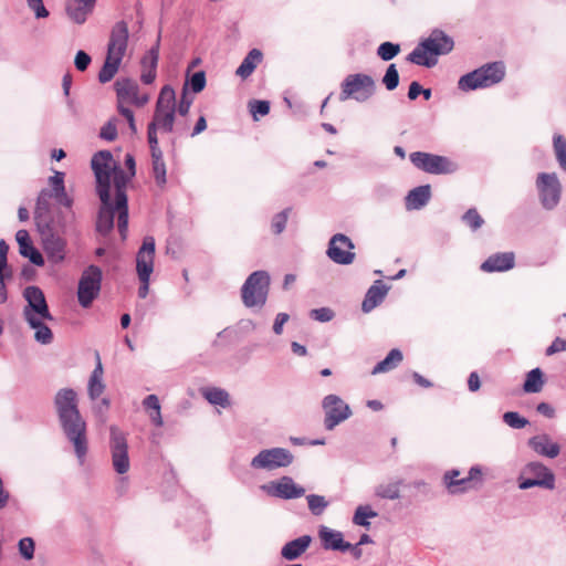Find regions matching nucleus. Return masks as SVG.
<instances>
[{"label":"nucleus","mask_w":566,"mask_h":566,"mask_svg":"<svg viewBox=\"0 0 566 566\" xmlns=\"http://www.w3.org/2000/svg\"><path fill=\"white\" fill-rule=\"evenodd\" d=\"M96 178V190L102 202L96 230L107 234L114 227V218H117L118 231L123 239L128 229V205L126 196L127 176L117 168L113 155L108 150L95 154L91 161Z\"/></svg>","instance_id":"nucleus-1"},{"label":"nucleus","mask_w":566,"mask_h":566,"mask_svg":"<svg viewBox=\"0 0 566 566\" xmlns=\"http://www.w3.org/2000/svg\"><path fill=\"white\" fill-rule=\"evenodd\" d=\"M177 109L176 93L170 85L161 88L154 115L153 122L148 126V143L151 151L153 175L158 187L166 185V165L163 160L161 151L158 147L156 132H171L175 124Z\"/></svg>","instance_id":"nucleus-2"},{"label":"nucleus","mask_w":566,"mask_h":566,"mask_svg":"<svg viewBox=\"0 0 566 566\" xmlns=\"http://www.w3.org/2000/svg\"><path fill=\"white\" fill-rule=\"evenodd\" d=\"M54 402L62 429L74 447L80 464H83L87 453L86 423L77 409L76 392L70 388L61 389Z\"/></svg>","instance_id":"nucleus-3"},{"label":"nucleus","mask_w":566,"mask_h":566,"mask_svg":"<svg viewBox=\"0 0 566 566\" xmlns=\"http://www.w3.org/2000/svg\"><path fill=\"white\" fill-rule=\"evenodd\" d=\"M128 35V27L125 22L119 21L113 27L107 45V55L98 74L101 83L109 82L117 73L127 50Z\"/></svg>","instance_id":"nucleus-4"},{"label":"nucleus","mask_w":566,"mask_h":566,"mask_svg":"<svg viewBox=\"0 0 566 566\" xmlns=\"http://www.w3.org/2000/svg\"><path fill=\"white\" fill-rule=\"evenodd\" d=\"M453 45V40L443 31L434 30L415 48L407 59L417 65L431 67L437 63L436 57L452 51Z\"/></svg>","instance_id":"nucleus-5"},{"label":"nucleus","mask_w":566,"mask_h":566,"mask_svg":"<svg viewBox=\"0 0 566 566\" xmlns=\"http://www.w3.org/2000/svg\"><path fill=\"white\" fill-rule=\"evenodd\" d=\"M505 76L503 62H493L460 77L459 88L468 92L476 88L489 87L500 83Z\"/></svg>","instance_id":"nucleus-6"},{"label":"nucleus","mask_w":566,"mask_h":566,"mask_svg":"<svg viewBox=\"0 0 566 566\" xmlns=\"http://www.w3.org/2000/svg\"><path fill=\"white\" fill-rule=\"evenodd\" d=\"M109 431L112 467L117 474L122 475L119 483L124 486L127 482V478L124 475L127 474L130 470L127 439L124 432L120 431L116 426H112Z\"/></svg>","instance_id":"nucleus-7"},{"label":"nucleus","mask_w":566,"mask_h":566,"mask_svg":"<svg viewBox=\"0 0 566 566\" xmlns=\"http://www.w3.org/2000/svg\"><path fill=\"white\" fill-rule=\"evenodd\" d=\"M270 276L265 271L253 272L244 282L241 296L247 307L263 306L268 300Z\"/></svg>","instance_id":"nucleus-8"},{"label":"nucleus","mask_w":566,"mask_h":566,"mask_svg":"<svg viewBox=\"0 0 566 566\" xmlns=\"http://www.w3.org/2000/svg\"><path fill=\"white\" fill-rule=\"evenodd\" d=\"M376 91V83L371 76L363 73L350 74L342 83L340 101L354 98L366 102Z\"/></svg>","instance_id":"nucleus-9"},{"label":"nucleus","mask_w":566,"mask_h":566,"mask_svg":"<svg viewBox=\"0 0 566 566\" xmlns=\"http://www.w3.org/2000/svg\"><path fill=\"white\" fill-rule=\"evenodd\" d=\"M103 273L96 265L87 266L78 281L77 298L82 307H88L98 296Z\"/></svg>","instance_id":"nucleus-10"},{"label":"nucleus","mask_w":566,"mask_h":566,"mask_svg":"<svg viewBox=\"0 0 566 566\" xmlns=\"http://www.w3.org/2000/svg\"><path fill=\"white\" fill-rule=\"evenodd\" d=\"M518 486L522 490L534 486L553 490L555 488V475L543 463L530 462L523 469Z\"/></svg>","instance_id":"nucleus-11"},{"label":"nucleus","mask_w":566,"mask_h":566,"mask_svg":"<svg viewBox=\"0 0 566 566\" xmlns=\"http://www.w3.org/2000/svg\"><path fill=\"white\" fill-rule=\"evenodd\" d=\"M459 470L447 471L443 475V482L450 493H461L482 485L483 473L480 467H472L468 476L460 478Z\"/></svg>","instance_id":"nucleus-12"},{"label":"nucleus","mask_w":566,"mask_h":566,"mask_svg":"<svg viewBox=\"0 0 566 566\" xmlns=\"http://www.w3.org/2000/svg\"><path fill=\"white\" fill-rule=\"evenodd\" d=\"M23 298L27 303L22 310L23 319L33 317L52 318L45 295L40 287L35 285L27 286L23 290Z\"/></svg>","instance_id":"nucleus-13"},{"label":"nucleus","mask_w":566,"mask_h":566,"mask_svg":"<svg viewBox=\"0 0 566 566\" xmlns=\"http://www.w3.org/2000/svg\"><path fill=\"white\" fill-rule=\"evenodd\" d=\"M409 158L415 167L428 174L440 175L454 170L453 164L444 156L415 151L410 154Z\"/></svg>","instance_id":"nucleus-14"},{"label":"nucleus","mask_w":566,"mask_h":566,"mask_svg":"<svg viewBox=\"0 0 566 566\" xmlns=\"http://www.w3.org/2000/svg\"><path fill=\"white\" fill-rule=\"evenodd\" d=\"M322 407L325 413L324 426L327 430H333L352 416L349 406L336 395L326 396Z\"/></svg>","instance_id":"nucleus-15"},{"label":"nucleus","mask_w":566,"mask_h":566,"mask_svg":"<svg viewBox=\"0 0 566 566\" xmlns=\"http://www.w3.org/2000/svg\"><path fill=\"white\" fill-rule=\"evenodd\" d=\"M536 186L543 207L549 210L555 208L559 202L562 191L556 174L541 172L537 176Z\"/></svg>","instance_id":"nucleus-16"},{"label":"nucleus","mask_w":566,"mask_h":566,"mask_svg":"<svg viewBox=\"0 0 566 566\" xmlns=\"http://www.w3.org/2000/svg\"><path fill=\"white\" fill-rule=\"evenodd\" d=\"M354 248V243L347 235L337 233L331 238L326 253L333 262L348 265L355 260Z\"/></svg>","instance_id":"nucleus-17"},{"label":"nucleus","mask_w":566,"mask_h":566,"mask_svg":"<svg viewBox=\"0 0 566 566\" xmlns=\"http://www.w3.org/2000/svg\"><path fill=\"white\" fill-rule=\"evenodd\" d=\"M293 455L286 449L274 448L261 451L252 459L251 465L255 469L273 470L287 467L292 463Z\"/></svg>","instance_id":"nucleus-18"},{"label":"nucleus","mask_w":566,"mask_h":566,"mask_svg":"<svg viewBox=\"0 0 566 566\" xmlns=\"http://www.w3.org/2000/svg\"><path fill=\"white\" fill-rule=\"evenodd\" d=\"M117 102L144 106L148 101L147 94H139L138 85L129 78H120L115 83Z\"/></svg>","instance_id":"nucleus-19"},{"label":"nucleus","mask_w":566,"mask_h":566,"mask_svg":"<svg viewBox=\"0 0 566 566\" xmlns=\"http://www.w3.org/2000/svg\"><path fill=\"white\" fill-rule=\"evenodd\" d=\"M155 240L146 237L136 255V271L138 276H150L154 271Z\"/></svg>","instance_id":"nucleus-20"},{"label":"nucleus","mask_w":566,"mask_h":566,"mask_svg":"<svg viewBox=\"0 0 566 566\" xmlns=\"http://www.w3.org/2000/svg\"><path fill=\"white\" fill-rule=\"evenodd\" d=\"M318 534L322 541V545L325 549L339 552L353 549L356 557L360 556V551L357 548V546L353 547L350 543L345 542L340 532L331 530L326 526H322Z\"/></svg>","instance_id":"nucleus-21"},{"label":"nucleus","mask_w":566,"mask_h":566,"mask_svg":"<svg viewBox=\"0 0 566 566\" xmlns=\"http://www.w3.org/2000/svg\"><path fill=\"white\" fill-rule=\"evenodd\" d=\"M515 265V255L513 252L495 253L490 255L482 264L484 272H504L513 269Z\"/></svg>","instance_id":"nucleus-22"},{"label":"nucleus","mask_w":566,"mask_h":566,"mask_svg":"<svg viewBox=\"0 0 566 566\" xmlns=\"http://www.w3.org/2000/svg\"><path fill=\"white\" fill-rule=\"evenodd\" d=\"M15 240L19 244L21 255L28 258L34 265L42 266L44 264L42 254L32 245L30 234L27 230H19L15 233Z\"/></svg>","instance_id":"nucleus-23"},{"label":"nucleus","mask_w":566,"mask_h":566,"mask_svg":"<svg viewBox=\"0 0 566 566\" xmlns=\"http://www.w3.org/2000/svg\"><path fill=\"white\" fill-rule=\"evenodd\" d=\"M65 240L59 235L50 234L43 239V249L48 259L55 264L65 259Z\"/></svg>","instance_id":"nucleus-24"},{"label":"nucleus","mask_w":566,"mask_h":566,"mask_svg":"<svg viewBox=\"0 0 566 566\" xmlns=\"http://www.w3.org/2000/svg\"><path fill=\"white\" fill-rule=\"evenodd\" d=\"M28 326L34 332V340L42 345H49L53 340V333L48 325V322H52V318H40L33 317L24 319Z\"/></svg>","instance_id":"nucleus-25"},{"label":"nucleus","mask_w":566,"mask_h":566,"mask_svg":"<svg viewBox=\"0 0 566 566\" xmlns=\"http://www.w3.org/2000/svg\"><path fill=\"white\" fill-rule=\"evenodd\" d=\"M388 292V286L381 281L377 280L368 289L366 296L363 301L361 308L365 313L373 311L385 298Z\"/></svg>","instance_id":"nucleus-26"},{"label":"nucleus","mask_w":566,"mask_h":566,"mask_svg":"<svg viewBox=\"0 0 566 566\" xmlns=\"http://www.w3.org/2000/svg\"><path fill=\"white\" fill-rule=\"evenodd\" d=\"M528 443L536 453L552 459L556 458L560 451L559 446L553 442L547 434L533 437Z\"/></svg>","instance_id":"nucleus-27"},{"label":"nucleus","mask_w":566,"mask_h":566,"mask_svg":"<svg viewBox=\"0 0 566 566\" xmlns=\"http://www.w3.org/2000/svg\"><path fill=\"white\" fill-rule=\"evenodd\" d=\"M104 376V369L103 365L101 363V359L97 357V364L95 368L93 369L88 382H87V394L91 400H96L99 398L104 390H105V384L103 380Z\"/></svg>","instance_id":"nucleus-28"},{"label":"nucleus","mask_w":566,"mask_h":566,"mask_svg":"<svg viewBox=\"0 0 566 566\" xmlns=\"http://www.w3.org/2000/svg\"><path fill=\"white\" fill-rule=\"evenodd\" d=\"M311 542L312 538L308 535H303L298 538H295L283 546L281 555L287 560L296 559L303 553H305V551L310 547Z\"/></svg>","instance_id":"nucleus-29"},{"label":"nucleus","mask_w":566,"mask_h":566,"mask_svg":"<svg viewBox=\"0 0 566 566\" xmlns=\"http://www.w3.org/2000/svg\"><path fill=\"white\" fill-rule=\"evenodd\" d=\"M273 488L274 495L283 499H296L305 492L303 488H298L289 476L282 478Z\"/></svg>","instance_id":"nucleus-30"},{"label":"nucleus","mask_w":566,"mask_h":566,"mask_svg":"<svg viewBox=\"0 0 566 566\" xmlns=\"http://www.w3.org/2000/svg\"><path fill=\"white\" fill-rule=\"evenodd\" d=\"M262 52L258 49L251 50L244 57L235 74L241 78L249 77L262 61Z\"/></svg>","instance_id":"nucleus-31"},{"label":"nucleus","mask_w":566,"mask_h":566,"mask_svg":"<svg viewBox=\"0 0 566 566\" xmlns=\"http://www.w3.org/2000/svg\"><path fill=\"white\" fill-rule=\"evenodd\" d=\"M50 185L52 189V193L54 198L59 201V203L63 205L66 208H70L72 205V200L67 197L64 187V174L60 171H55L52 177H50Z\"/></svg>","instance_id":"nucleus-32"},{"label":"nucleus","mask_w":566,"mask_h":566,"mask_svg":"<svg viewBox=\"0 0 566 566\" xmlns=\"http://www.w3.org/2000/svg\"><path fill=\"white\" fill-rule=\"evenodd\" d=\"M430 199V186H420L412 189L406 198L407 209H420Z\"/></svg>","instance_id":"nucleus-33"},{"label":"nucleus","mask_w":566,"mask_h":566,"mask_svg":"<svg viewBox=\"0 0 566 566\" xmlns=\"http://www.w3.org/2000/svg\"><path fill=\"white\" fill-rule=\"evenodd\" d=\"M94 7L86 6L71 0L66 7L69 18L77 24H83L87 17L93 12Z\"/></svg>","instance_id":"nucleus-34"},{"label":"nucleus","mask_w":566,"mask_h":566,"mask_svg":"<svg viewBox=\"0 0 566 566\" xmlns=\"http://www.w3.org/2000/svg\"><path fill=\"white\" fill-rule=\"evenodd\" d=\"M157 53L151 50L142 60V81L145 84H150L156 77Z\"/></svg>","instance_id":"nucleus-35"},{"label":"nucleus","mask_w":566,"mask_h":566,"mask_svg":"<svg viewBox=\"0 0 566 566\" xmlns=\"http://www.w3.org/2000/svg\"><path fill=\"white\" fill-rule=\"evenodd\" d=\"M54 198V195L49 189H43L36 200L35 206V219L39 221H49V212L51 207V200Z\"/></svg>","instance_id":"nucleus-36"},{"label":"nucleus","mask_w":566,"mask_h":566,"mask_svg":"<svg viewBox=\"0 0 566 566\" xmlns=\"http://www.w3.org/2000/svg\"><path fill=\"white\" fill-rule=\"evenodd\" d=\"M402 353L394 348L389 352L387 357L379 361L373 369L371 374L377 375L381 373H388L392 369H395L401 361H402Z\"/></svg>","instance_id":"nucleus-37"},{"label":"nucleus","mask_w":566,"mask_h":566,"mask_svg":"<svg viewBox=\"0 0 566 566\" xmlns=\"http://www.w3.org/2000/svg\"><path fill=\"white\" fill-rule=\"evenodd\" d=\"M202 396L212 405H218L222 408L230 406L229 394L218 387H207L201 389Z\"/></svg>","instance_id":"nucleus-38"},{"label":"nucleus","mask_w":566,"mask_h":566,"mask_svg":"<svg viewBox=\"0 0 566 566\" xmlns=\"http://www.w3.org/2000/svg\"><path fill=\"white\" fill-rule=\"evenodd\" d=\"M544 386L543 373L539 368H534L527 373L523 385L525 392L535 394L542 391Z\"/></svg>","instance_id":"nucleus-39"},{"label":"nucleus","mask_w":566,"mask_h":566,"mask_svg":"<svg viewBox=\"0 0 566 566\" xmlns=\"http://www.w3.org/2000/svg\"><path fill=\"white\" fill-rule=\"evenodd\" d=\"M143 406L153 423L160 427L163 424V419L160 415V403L158 397L156 395L147 396L143 401Z\"/></svg>","instance_id":"nucleus-40"},{"label":"nucleus","mask_w":566,"mask_h":566,"mask_svg":"<svg viewBox=\"0 0 566 566\" xmlns=\"http://www.w3.org/2000/svg\"><path fill=\"white\" fill-rule=\"evenodd\" d=\"M401 481H388L376 488V495L380 499L397 500L400 497Z\"/></svg>","instance_id":"nucleus-41"},{"label":"nucleus","mask_w":566,"mask_h":566,"mask_svg":"<svg viewBox=\"0 0 566 566\" xmlns=\"http://www.w3.org/2000/svg\"><path fill=\"white\" fill-rule=\"evenodd\" d=\"M376 516H377V512L371 510L370 506H368V505H365V506L360 505L355 511V514H354V517H353V522L356 525L364 526V527L368 528L370 526V523L368 522V518H373V517H376Z\"/></svg>","instance_id":"nucleus-42"},{"label":"nucleus","mask_w":566,"mask_h":566,"mask_svg":"<svg viewBox=\"0 0 566 566\" xmlns=\"http://www.w3.org/2000/svg\"><path fill=\"white\" fill-rule=\"evenodd\" d=\"M554 150L560 168L566 171V139L562 135L554 136Z\"/></svg>","instance_id":"nucleus-43"},{"label":"nucleus","mask_w":566,"mask_h":566,"mask_svg":"<svg viewBox=\"0 0 566 566\" xmlns=\"http://www.w3.org/2000/svg\"><path fill=\"white\" fill-rule=\"evenodd\" d=\"M400 52V45L392 42H384L377 49L378 56L384 61L392 60Z\"/></svg>","instance_id":"nucleus-44"},{"label":"nucleus","mask_w":566,"mask_h":566,"mask_svg":"<svg viewBox=\"0 0 566 566\" xmlns=\"http://www.w3.org/2000/svg\"><path fill=\"white\" fill-rule=\"evenodd\" d=\"M306 499L308 509L314 515H321L328 505V502L322 495L311 494Z\"/></svg>","instance_id":"nucleus-45"},{"label":"nucleus","mask_w":566,"mask_h":566,"mask_svg":"<svg viewBox=\"0 0 566 566\" xmlns=\"http://www.w3.org/2000/svg\"><path fill=\"white\" fill-rule=\"evenodd\" d=\"M190 85L195 93L201 92L206 86V74L203 71L196 72L191 75L190 80L186 81L182 92L186 93L187 86Z\"/></svg>","instance_id":"nucleus-46"},{"label":"nucleus","mask_w":566,"mask_h":566,"mask_svg":"<svg viewBox=\"0 0 566 566\" xmlns=\"http://www.w3.org/2000/svg\"><path fill=\"white\" fill-rule=\"evenodd\" d=\"M382 83L388 91L395 90L399 84V73L395 64L387 67L386 74L382 77Z\"/></svg>","instance_id":"nucleus-47"},{"label":"nucleus","mask_w":566,"mask_h":566,"mask_svg":"<svg viewBox=\"0 0 566 566\" xmlns=\"http://www.w3.org/2000/svg\"><path fill=\"white\" fill-rule=\"evenodd\" d=\"M462 219L465 222V224L469 226L473 231L481 228L482 224L484 223L483 218L480 216V213L478 212V210L475 208L469 209L464 213Z\"/></svg>","instance_id":"nucleus-48"},{"label":"nucleus","mask_w":566,"mask_h":566,"mask_svg":"<svg viewBox=\"0 0 566 566\" xmlns=\"http://www.w3.org/2000/svg\"><path fill=\"white\" fill-rule=\"evenodd\" d=\"M250 112L255 120L258 116H265L270 112V104L266 101H252L249 103Z\"/></svg>","instance_id":"nucleus-49"},{"label":"nucleus","mask_w":566,"mask_h":566,"mask_svg":"<svg viewBox=\"0 0 566 566\" xmlns=\"http://www.w3.org/2000/svg\"><path fill=\"white\" fill-rule=\"evenodd\" d=\"M290 211L291 209L287 208L273 217L272 229L275 234H280L285 229Z\"/></svg>","instance_id":"nucleus-50"},{"label":"nucleus","mask_w":566,"mask_h":566,"mask_svg":"<svg viewBox=\"0 0 566 566\" xmlns=\"http://www.w3.org/2000/svg\"><path fill=\"white\" fill-rule=\"evenodd\" d=\"M504 422L512 428L521 429L527 424V420L522 418L517 412L509 411L503 416Z\"/></svg>","instance_id":"nucleus-51"},{"label":"nucleus","mask_w":566,"mask_h":566,"mask_svg":"<svg viewBox=\"0 0 566 566\" xmlns=\"http://www.w3.org/2000/svg\"><path fill=\"white\" fill-rule=\"evenodd\" d=\"M19 552L23 558L30 560L34 556V542L30 537H24L19 542Z\"/></svg>","instance_id":"nucleus-52"},{"label":"nucleus","mask_w":566,"mask_h":566,"mask_svg":"<svg viewBox=\"0 0 566 566\" xmlns=\"http://www.w3.org/2000/svg\"><path fill=\"white\" fill-rule=\"evenodd\" d=\"M117 120L115 118L109 119L102 128L99 136L108 142L114 140L117 137Z\"/></svg>","instance_id":"nucleus-53"},{"label":"nucleus","mask_w":566,"mask_h":566,"mask_svg":"<svg viewBox=\"0 0 566 566\" xmlns=\"http://www.w3.org/2000/svg\"><path fill=\"white\" fill-rule=\"evenodd\" d=\"M27 3L38 19L46 18L49 15V11L44 7L42 0H27Z\"/></svg>","instance_id":"nucleus-54"},{"label":"nucleus","mask_w":566,"mask_h":566,"mask_svg":"<svg viewBox=\"0 0 566 566\" xmlns=\"http://www.w3.org/2000/svg\"><path fill=\"white\" fill-rule=\"evenodd\" d=\"M566 352V339L562 337H556L553 343L546 348V355L553 356L555 354Z\"/></svg>","instance_id":"nucleus-55"},{"label":"nucleus","mask_w":566,"mask_h":566,"mask_svg":"<svg viewBox=\"0 0 566 566\" xmlns=\"http://www.w3.org/2000/svg\"><path fill=\"white\" fill-rule=\"evenodd\" d=\"M126 104L127 103L117 102V109L127 119L130 130L136 133L134 114L128 107H126Z\"/></svg>","instance_id":"nucleus-56"},{"label":"nucleus","mask_w":566,"mask_h":566,"mask_svg":"<svg viewBox=\"0 0 566 566\" xmlns=\"http://www.w3.org/2000/svg\"><path fill=\"white\" fill-rule=\"evenodd\" d=\"M334 313L332 310L322 307L311 311V317L319 322H328L333 318Z\"/></svg>","instance_id":"nucleus-57"},{"label":"nucleus","mask_w":566,"mask_h":566,"mask_svg":"<svg viewBox=\"0 0 566 566\" xmlns=\"http://www.w3.org/2000/svg\"><path fill=\"white\" fill-rule=\"evenodd\" d=\"M90 63H91V56L84 51H77L75 59H74L75 67L78 71L83 72L88 67Z\"/></svg>","instance_id":"nucleus-58"},{"label":"nucleus","mask_w":566,"mask_h":566,"mask_svg":"<svg viewBox=\"0 0 566 566\" xmlns=\"http://www.w3.org/2000/svg\"><path fill=\"white\" fill-rule=\"evenodd\" d=\"M290 316L286 313H279L273 324V332L276 335H281L283 332V325L289 321Z\"/></svg>","instance_id":"nucleus-59"},{"label":"nucleus","mask_w":566,"mask_h":566,"mask_svg":"<svg viewBox=\"0 0 566 566\" xmlns=\"http://www.w3.org/2000/svg\"><path fill=\"white\" fill-rule=\"evenodd\" d=\"M468 387L470 391H478L481 387V381L479 374L476 371H472L468 379Z\"/></svg>","instance_id":"nucleus-60"},{"label":"nucleus","mask_w":566,"mask_h":566,"mask_svg":"<svg viewBox=\"0 0 566 566\" xmlns=\"http://www.w3.org/2000/svg\"><path fill=\"white\" fill-rule=\"evenodd\" d=\"M9 247L4 240L0 241V270H7V253Z\"/></svg>","instance_id":"nucleus-61"},{"label":"nucleus","mask_w":566,"mask_h":566,"mask_svg":"<svg viewBox=\"0 0 566 566\" xmlns=\"http://www.w3.org/2000/svg\"><path fill=\"white\" fill-rule=\"evenodd\" d=\"M536 409L541 415H543L547 418H553L555 415L554 408L547 402L538 403Z\"/></svg>","instance_id":"nucleus-62"},{"label":"nucleus","mask_w":566,"mask_h":566,"mask_svg":"<svg viewBox=\"0 0 566 566\" xmlns=\"http://www.w3.org/2000/svg\"><path fill=\"white\" fill-rule=\"evenodd\" d=\"M138 277L142 283L138 289V295L140 298H145L148 294L150 276H146V279L144 276H138Z\"/></svg>","instance_id":"nucleus-63"},{"label":"nucleus","mask_w":566,"mask_h":566,"mask_svg":"<svg viewBox=\"0 0 566 566\" xmlns=\"http://www.w3.org/2000/svg\"><path fill=\"white\" fill-rule=\"evenodd\" d=\"M420 94H421V85L416 81L411 82V84L409 85V91H408L409 99L413 101Z\"/></svg>","instance_id":"nucleus-64"}]
</instances>
